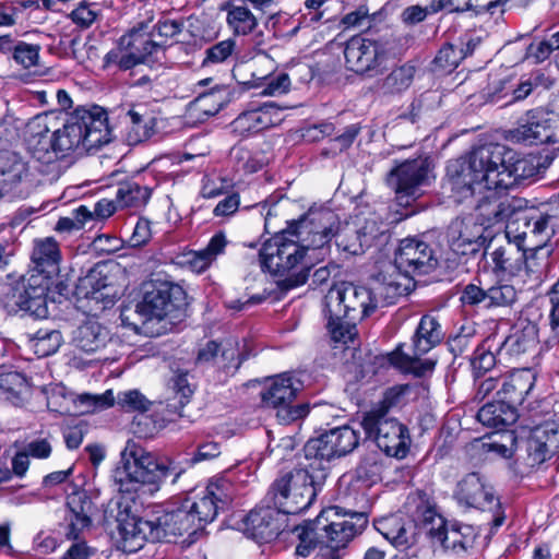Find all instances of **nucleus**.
<instances>
[{
    "mask_svg": "<svg viewBox=\"0 0 559 559\" xmlns=\"http://www.w3.org/2000/svg\"><path fill=\"white\" fill-rule=\"evenodd\" d=\"M340 225L329 209H310L260 249L261 267L274 275H287L278 282L283 290L305 284L316 261L330 253V242Z\"/></svg>",
    "mask_w": 559,
    "mask_h": 559,
    "instance_id": "f257e3e1",
    "label": "nucleus"
},
{
    "mask_svg": "<svg viewBox=\"0 0 559 559\" xmlns=\"http://www.w3.org/2000/svg\"><path fill=\"white\" fill-rule=\"evenodd\" d=\"M508 154L512 150L499 143H489L474 148L467 156L451 160L447 166V179L457 201L472 197L476 189L503 190Z\"/></svg>",
    "mask_w": 559,
    "mask_h": 559,
    "instance_id": "f03ea898",
    "label": "nucleus"
},
{
    "mask_svg": "<svg viewBox=\"0 0 559 559\" xmlns=\"http://www.w3.org/2000/svg\"><path fill=\"white\" fill-rule=\"evenodd\" d=\"M183 468L168 456H157L136 442L129 440L120 453V461L112 472L117 490L130 495L131 500L156 493L166 478L176 483Z\"/></svg>",
    "mask_w": 559,
    "mask_h": 559,
    "instance_id": "7ed1b4c3",
    "label": "nucleus"
},
{
    "mask_svg": "<svg viewBox=\"0 0 559 559\" xmlns=\"http://www.w3.org/2000/svg\"><path fill=\"white\" fill-rule=\"evenodd\" d=\"M199 528L195 514L188 506L173 511H158L151 516H130L120 522V547L127 554L142 549L146 542H170L171 537L194 535Z\"/></svg>",
    "mask_w": 559,
    "mask_h": 559,
    "instance_id": "20e7f679",
    "label": "nucleus"
},
{
    "mask_svg": "<svg viewBox=\"0 0 559 559\" xmlns=\"http://www.w3.org/2000/svg\"><path fill=\"white\" fill-rule=\"evenodd\" d=\"M369 288L352 283L331 287L324 297V314L331 338L347 344L357 335L356 323L374 311Z\"/></svg>",
    "mask_w": 559,
    "mask_h": 559,
    "instance_id": "39448f33",
    "label": "nucleus"
},
{
    "mask_svg": "<svg viewBox=\"0 0 559 559\" xmlns=\"http://www.w3.org/2000/svg\"><path fill=\"white\" fill-rule=\"evenodd\" d=\"M106 111L99 106L79 107L53 132L51 147L57 157H64L76 150L90 151L111 141Z\"/></svg>",
    "mask_w": 559,
    "mask_h": 559,
    "instance_id": "423d86ee",
    "label": "nucleus"
},
{
    "mask_svg": "<svg viewBox=\"0 0 559 559\" xmlns=\"http://www.w3.org/2000/svg\"><path fill=\"white\" fill-rule=\"evenodd\" d=\"M295 468L275 479L270 488L274 506L283 514H298L308 509L325 479V468Z\"/></svg>",
    "mask_w": 559,
    "mask_h": 559,
    "instance_id": "0eeeda50",
    "label": "nucleus"
},
{
    "mask_svg": "<svg viewBox=\"0 0 559 559\" xmlns=\"http://www.w3.org/2000/svg\"><path fill=\"white\" fill-rule=\"evenodd\" d=\"M442 337L443 333L438 320L430 314H425L413 336L411 352H404L402 346H399L392 355V361L405 372L424 377L432 372L436 361L430 358H421V356L438 345Z\"/></svg>",
    "mask_w": 559,
    "mask_h": 559,
    "instance_id": "6e6552de",
    "label": "nucleus"
},
{
    "mask_svg": "<svg viewBox=\"0 0 559 559\" xmlns=\"http://www.w3.org/2000/svg\"><path fill=\"white\" fill-rule=\"evenodd\" d=\"M421 530L433 546L439 545L444 551L455 555L466 554L475 545L478 532L471 524L449 523L433 510H426Z\"/></svg>",
    "mask_w": 559,
    "mask_h": 559,
    "instance_id": "1a4fd4ad",
    "label": "nucleus"
},
{
    "mask_svg": "<svg viewBox=\"0 0 559 559\" xmlns=\"http://www.w3.org/2000/svg\"><path fill=\"white\" fill-rule=\"evenodd\" d=\"M338 507H330L322 510L320 514L312 520L314 525V534L320 536L324 547H331L340 550L346 545L367 525V518L364 513H352L341 515Z\"/></svg>",
    "mask_w": 559,
    "mask_h": 559,
    "instance_id": "9d476101",
    "label": "nucleus"
},
{
    "mask_svg": "<svg viewBox=\"0 0 559 559\" xmlns=\"http://www.w3.org/2000/svg\"><path fill=\"white\" fill-rule=\"evenodd\" d=\"M187 305V295L181 286L171 282H159L145 292L136 308L147 320L169 319L174 323L185 316Z\"/></svg>",
    "mask_w": 559,
    "mask_h": 559,
    "instance_id": "9b49d317",
    "label": "nucleus"
},
{
    "mask_svg": "<svg viewBox=\"0 0 559 559\" xmlns=\"http://www.w3.org/2000/svg\"><path fill=\"white\" fill-rule=\"evenodd\" d=\"M361 426L367 437L373 439L386 455L400 459L406 456L411 443L406 426L384 416L381 411L366 413Z\"/></svg>",
    "mask_w": 559,
    "mask_h": 559,
    "instance_id": "f8f14e48",
    "label": "nucleus"
},
{
    "mask_svg": "<svg viewBox=\"0 0 559 559\" xmlns=\"http://www.w3.org/2000/svg\"><path fill=\"white\" fill-rule=\"evenodd\" d=\"M431 164L427 157L406 159L394 167L386 177V183L394 190L401 206H409L423 194V187L429 183Z\"/></svg>",
    "mask_w": 559,
    "mask_h": 559,
    "instance_id": "ddd939ff",
    "label": "nucleus"
},
{
    "mask_svg": "<svg viewBox=\"0 0 559 559\" xmlns=\"http://www.w3.org/2000/svg\"><path fill=\"white\" fill-rule=\"evenodd\" d=\"M47 277L28 273L23 276L5 296V308L9 312H23L36 319L46 318L48 316L47 308Z\"/></svg>",
    "mask_w": 559,
    "mask_h": 559,
    "instance_id": "4468645a",
    "label": "nucleus"
},
{
    "mask_svg": "<svg viewBox=\"0 0 559 559\" xmlns=\"http://www.w3.org/2000/svg\"><path fill=\"white\" fill-rule=\"evenodd\" d=\"M454 498L460 504L467 508L493 512L491 521L493 527H499L503 524L506 518L501 511V504L493 487L479 473L466 474L456 484Z\"/></svg>",
    "mask_w": 559,
    "mask_h": 559,
    "instance_id": "2eb2a0df",
    "label": "nucleus"
},
{
    "mask_svg": "<svg viewBox=\"0 0 559 559\" xmlns=\"http://www.w3.org/2000/svg\"><path fill=\"white\" fill-rule=\"evenodd\" d=\"M300 382L286 373L274 378L271 384L261 392V399L266 407L276 411L281 424L288 425L306 417L308 404L292 405Z\"/></svg>",
    "mask_w": 559,
    "mask_h": 559,
    "instance_id": "dca6fc26",
    "label": "nucleus"
},
{
    "mask_svg": "<svg viewBox=\"0 0 559 559\" xmlns=\"http://www.w3.org/2000/svg\"><path fill=\"white\" fill-rule=\"evenodd\" d=\"M359 444V432L343 425L310 439L304 447L307 459L330 461L353 452Z\"/></svg>",
    "mask_w": 559,
    "mask_h": 559,
    "instance_id": "f3484780",
    "label": "nucleus"
},
{
    "mask_svg": "<svg viewBox=\"0 0 559 559\" xmlns=\"http://www.w3.org/2000/svg\"><path fill=\"white\" fill-rule=\"evenodd\" d=\"M438 264L433 248L418 238L402 239L395 250L394 266L406 276L429 274Z\"/></svg>",
    "mask_w": 559,
    "mask_h": 559,
    "instance_id": "a211bd4d",
    "label": "nucleus"
},
{
    "mask_svg": "<svg viewBox=\"0 0 559 559\" xmlns=\"http://www.w3.org/2000/svg\"><path fill=\"white\" fill-rule=\"evenodd\" d=\"M521 219L524 222L525 236L536 239L539 243H546L559 231V202L549 200L537 206L527 209Z\"/></svg>",
    "mask_w": 559,
    "mask_h": 559,
    "instance_id": "6ab92c4d",
    "label": "nucleus"
},
{
    "mask_svg": "<svg viewBox=\"0 0 559 559\" xmlns=\"http://www.w3.org/2000/svg\"><path fill=\"white\" fill-rule=\"evenodd\" d=\"M151 22L152 17L140 22L121 37V45L132 50L144 63L163 64L166 61L165 41L156 39L155 32L151 31Z\"/></svg>",
    "mask_w": 559,
    "mask_h": 559,
    "instance_id": "aec40b11",
    "label": "nucleus"
},
{
    "mask_svg": "<svg viewBox=\"0 0 559 559\" xmlns=\"http://www.w3.org/2000/svg\"><path fill=\"white\" fill-rule=\"evenodd\" d=\"M283 515L275 506L257 507L243 518L242 531L258 543H269L282 532Z\"/></svg>",
    "mask_w": 559,
    "mask_h": 559,
    "instance_id": "412c9836",
    "label": "nucleus"
},
{
    "mask_svg": "<svg viewBox=\"0 0 559 559\" xmlns=\"http://www.w3.org/2000/svg\"><path fill=\"white\" fill-rule=\"evenodd\" d=\"M524 450L526 456L523 460L527 466L535 467L544 463L559 452V426L552 423L533 429L524 441Z\"/></svg>",
    "mask_w": 559,
    "mask_h": 559,
    "instance_id": "4be33fe9",
    "label": "nucleus"
},
{
    "mask_svg": "<svg viewBox=\"0 0 559 559\" xmlns=\"http://www.w3.org/2000/svg\"><path fill=\"white\" fill-rule=\"evenodd\" d=\"M344 58L348 70L362 74L380 66L382 52L378 43L360 36H353L346 41Z\"/></svg>",
    "mask_w": 559,
    "mask_h": 559,
    "instance_id": "5701e85b",
    "label": "nucleus"
},
{
    "mask_svg": "<svg viewBox=\"0 0 559 559\" xmlns=\"http://www.w3.org/2000/svg\"><path fill=\"white\" fill-rule=\"evenodd\" d=\"M378 235L374 222H366L365 225L358 227L356 225L346 224L338 225L335 230V243L340 252L346 258L360 255L365 253Z\"/></svg>",
    "mask_w": 559,
    "mask_h": 559,
    "instance_id": "b1692460",
    "label": "nucleus"
},
{
    "mask_svg": "<svg viewBox=\"0 0 559 559\" xmlns=\"http://www.w3.org/2000/svg\"><path fill=\"white\" fill-rule=\"evenodd\" d=\"M501 386L497 396L516 408L531 394L535 386L536 373L532 369L514 370L500 378Z\"/></svg>",
    "mask_w": 559,
    "mask_h": 559,
    "instance_id": "393cba45",
    "label": "nucleus"
},
{
    "mask_svg": "<svg viewBox=\"0 0 559 559\" xmlns=\"http://www.w3.org/2000/svg\"><path fill=\"white\" fill-rule=\"evenodd\" d=\"M522 200L515 198H500L497 197V192L489 191L479 203L477 204L476 211L480 224L495 225L503 221L509 219L515 211L522 207Z\"/></svg>",
    "mask_w": 559,
    "mask_h": 559,
    "instance_id": "a878e982",
    "label": "nucleus"
},
{
    "mask_svg": "<svg viewBox=\"0 0 559 559\" xmlns=\"http://www.w3.org/2000/svg\"><path fill=\"white\" fill-rule=\"evenodd\" d=\"M31 260L34 264L32 273L47 278L59 273L61 252L58 242L52 237L34 240Z\"/></svg>",
    "mask_w": 559,
    "mask_h": 559,
    "instance_id": "bb28decb",
    "label": "nucleus"
},
{
    "mask_svg": "<svg viewBox=\"0 0 559 559\" xmlns=\"http://www.w3.org/2000/svg\"><path fill=\"white\" fill-rule=\"evenodd\" d=\"M67 506L72 514L67 536L78 539L80 533L91 525L94 504L85 491H76L68 496Z\"/></svg>",
    "mask_w": 559,
    "mask_h": 559,
    "instance_id": "cd10ccee",
    "label": "nucleus"
},
{
    "mask_svg": "<svg viewBox=\"0 0 559 559\" xmlns=\"http://www.w3.org/2000/svg\"><path fill=\"white\" fill-rule=\"evenodd\" d=\"M108 340V331L96 320H87L73 332L72 342L75 347L94 353L104 347Z\"/></svg>",
    "mask_w": 559,
    "mask_h": 559,
    "instance_id": "c85d7f7f",
    "label": "nucleus"
},
{
    "mask_svg": "<svg viewBox=\"0 0 559 559\" xmlns=\"http://www.w3.org/2000/svg\"><path fill=\"white\" fill-rule=\"evenodd\" d=\"M477 419L484 426L502 428L516 421L518 411L499 397L498 401L488 402L485 404L478 411Z\"/></svg>",
    "mask_w": 559,
    "mask_h": 559,
    "instance_id": "c756f323",
    "label": "nucleus"
},
{
    "mask_svg": "<svg viewBox=\"0 0 559 559\" xmlns=\"http://www.w3.org/2000/svg\"><path fill=\"white\" fill-rule=\"evenodd\" d=\"M508 162L506 163V171L509 177L504 178L507 187L503 190H508L513 187L519 180L528 179L538 174L539 170V158L535 155L528 154L524 156L518 155L512 151V157L508 154Z\"/></svg>",
    "mask_w": 559,
    "mask_h": 559,
    "instance_id": "7c9ffc66",
    "label": "nucleus"
},
{
    "mask_svg": "<svg viewBox=\"0 0 559 559\" xmlns=\"http://www.w3.org/2000/svg\"><path fill=\"white\" fill-rule=\"evenodd\" d=\"M377 530L394 547L407 548L415 543L416 526L413 523H404L397 518H389L378 522Z\"/></svg>",
    "mask_w": 559,
    "mask_h": 559,
    "instance_id": "2f4dec72",
    "label": "nucleus"
},
{
    "mask_svg": "<svg viewBox=\"0 0 559 559\" xmlns=\"http://www.w3.org/2000/svg\"><path fill=\"white\" fill-rule=\"evenodd\" d=\"M271 108H273V105L265 104L260 108L240 114L233 122L234 131L243 135L257 133L273 126Z\"/></svg>",
    "mask_w": 559,
    "mask_h": 559,
    "instance_id": "473e14b6",
    "label": "nucleus"
},
{
    "mask_svg": "<svg viewBox=\"0 0 559 559\" xmlns=\"http://www.w3.org/2000/svg\"><path fill=\"white\" fill-rule=\"evenodd\" d=\"M485 227L472 217H456L448 227V240L450 243L485 240Z\"/></svg>",
    "mask_w": 559,
    "mask_h": 559,
    "instance_id": "72a5a7b5",
    "label": "nucleus"
},
{
    "mask_svg": "<svg viewBox=\"0 0 559 559\" xmlns=\"http://www.w3.org/2000/svg\"><path fill=\"white\" fill-rule=\"evenodd\" d=\"M151 198V189L135 181L119 185L116 193L117 204L123 207L139 209L144 206Z\"/></svg>",
    "mask_w": 559,
    "mask_h": 559,
    "instance_id": "f704fd0d",
    "label": "nucleus"
},
{
    "mask_svg": "<svg viewBox=\"0 0 559 559\" xmlns=\"http://www.w3.org/2000/svg\"><path fill=\"white\" fill-rule=\"evenodd\" d=\"M25 175L26 165L14 154L7 158L0 157V186L7 194L12 192Z\"/></svg>",
    "mask_w": 559,
    "mask_h": 559,
    "instance_id": "c9c22d12",
    "label": "nucleus"
},
{
    "mask_svg": "<svg viewBox=\"0 0 559 559\" xmlns=\"http://www.w3.org/2000/svg\"><path fill=\"white\" fill-rule=\"evenodd\" d=\"M523 258L524 253L520 252V250L510 242L491 252L495 270L512 275L516 274L522 269Z\"/></svg>",
    "mask_w": 559,
    "mask_h": 559,
    "instance_id": "e433bc0d",
    "label": "nucleus"
},
{
    "mask_svg": "<svg viewBox=\"0 0 559 559\" xmlns=\"http://www.w3.org/2000/svg\"><path fill=\"white\" fill-rule=\"evenodd\" d=\"M538 342V330L535 324L527 322L522 329L515 330L503 342V347L514 354L533 350Z\"/></svg>",
    "mask_w": 559,
    "mask_h": 559,
    "instance_id": "4c0bfd02",
    "label": "nucleus"
},
{
    "mask_svg": "<svg viewBox=\"0 0 559 559\" xmlns=\"http://www.w3.org/2000/svg\"><path fill=\"white\" fill-rule=\"evenodd\" d=\"M406 286L395 280L383 278L381 282H376L374 286L369 289L372 293V302L376 304L374 309L379 306L385 307L394 304L397 298L406 294Z\"/></svg>",
    "mask_w": 559,
    "mask_h": 559,
    "instance_id": "58836bf2",
    "label": "nucleus"
},
{
    "mask_svg": "<svg viewBox=\"0 0 559 559\" xmlns=\"http://www.w3.org/2000/svg\"><path fill=\"white\" fill-rule=\"evenodd\" d=\"M415 67L405 63L392 70L381 83V91L384 94H399L407 90L415 75Z\"/></svg>",
    "mask_w": 559,
    "mask_h": 559,
    "instance_id": "ea45409f",
    "label": "nucleus"
},
{
    "mask_svg": "<svg viewBox=\"0 0 559 559\" xmlns=\"http://www.w3.org/2000/svg\"><path fill=\"white\" fill-rule=\"evenodd\" d=\"M229 100V90L225 86H221L197 97L194 107L205 116H214L228 104Z\"/></svg>",
    "mask_w": 559,
    "mask_h": 559,
    "instance_id": "a19ab883",
    "label": "nucleus"
},
{
    "mask_svg": "<svg viewBox=\"0 0 559 559\" xmlns=\"http://www.w3.org/2000/svg\"><path fill=\"white\" fill-rule=\"evenodd\" d=\"M29 347L38 357H47L55 354L61 343V333L57 330H39L34 335H28Z\"/></svg>",
    "mask_w": 559,
    "mask_h": 559,
    "instance_id": "79ce46f5",
    "label": "nucleus"
},
{
    "mask_svg": "<svg viewBox=\"0 0 559 559\" xmlns=\"http://www.w3.org/2000/svg\"><path fill=\"white\" fill-rule=\"evenodd\" d=\"M126 118L130 120L131 130L128 133L130 144H138L151 138L153 119L145 117L142 112L134 108H130L126 112Z\"/></svg>",
    "mask_w": 559,
    "mask_h": 559,
    "instance_id": "37998d69",
    "label": "nucleus"
},
{
    "mask_svg": "<svg viewBox=\"0 0 559 559\" xmlns=\"http://www.w3.org/2000/svg\"><path fill=\"white\" fill-rule=\"evenodd\" d=\"M142 63V60L132 50L122 47L121 39L118 47L108 51L104 57L105 68L115 67L119 71H128Z\"/></svg>",
    "mask_w": 559,
    "mask_h": 559,
    "instance_id": "c03bdc74",
    "label": "nucleus"
},
{
    "mask_svg": "<svg viewBox=\"0 0 559 559\" xmlns=\"http://www.w3.org/2000/svg\"><path fill=\"white\" fill-rule=\"evenodd\" d=\"M26 386V379L19 372L0 373V397L17 403Z\"/></svg>",
    "mask_w": 559,
    "mask_h": 559,
    "instance_id": "a18cd8bd",
    "label": "nucleus"
},
{
    "mask_svg": "<svg viewBox=\"0 0 559 559\" xmlns=\"http://www.w3.org/2000/svg\"><path fill=\"white\" fill-rule=\"evenodd\" d=\"M204 493L214 502L222 504V509L224 510L231 503L236 496V490L234 484L228 478L215 477L209 481Z\"/></svg>",
    "mask_w": 559,
    "mask_h": 559,
    "instance_id": "49530a36",
    "label": "nucleus"
},
{
    "mask_svg": "<svg viewBox=\"0 0 559 559\" xmlns=\"http://www.w3.org/2000/svg\"><path fill=\"white\" fill-rule=\"evenodd\" d=\"M191 513L195 514L199 528L203 530L207 523L215 520L222 509V504L214 502L206 493L188 506Z\"/></svg>",
    "mask_w": 559,
    "mask_h": 559,
    "instance_id": "de8ad7c7",
    "label": "nucleus"
},
{
    "mask_svg": "<svg viewBox=\"0 0 559 559\" xmlns=\"http://www.w3.org/2000/svg\"><path fill=\"white\" fill-rule=\"evenodd\" d=\"M519 292L507 283H498L488 288V309L498 307H511L518 300Z\"/></svg>",
    "mask_w": 559,
    "mask_h": 559,
    "instance_id": "09e8293b",
    "label": "nucleus"
},
{
    "mask_svg": "<svg viewBox=\"0 0 559 559\" xmlns=\"http://www.w3.org/2000/svg\"><path fill=\"white\" fill-rule=\"evenodd\" d=\"M229 25L237 34L246 35L257 26V19L246 7H233L227 14Z\"/></svg>",
    "mask_w": 559,
    "mask_h": 559,
    "instance_id": "8fccbe9b",
    "label": "nucleus"
},
{
    "mask_svg": "<svg viewBox=\"0 0 559 559\" xmlns=\"http://www.w3.org/2000/svg\"><path fill=\"white\" fill-rule=\"evenodd\" d=\"M550 251L546 246L537 245L534 251L523 258V264L525 270L534 275L535 281H540L545 269L548 266V255Z\"/></svg>",
    "mask_w": 559,
    "mask_h": 559,
    "instance_id": "3c124183",
    "label": "nucleus"
},
{
    "mask_svg": "<svg viewBox=\"0 0 559 559\" xmlns=\"http://www.w3.org/2000/svg\"><path fill=\"white\" fill-rule=\"evenodd\" d=\"M464 58L463 48L447 44L438 51L433 63L437 69L450 72L455 69Z\"/></svg>",
    "mask_w": 559,
    "mask_h": 559,
    "instance_id": "603ef678",
    "label": "nucleus"
},
{
    "mask_svg": "<svg viewBox=\"0 0 559 559\" xmlns=\"http://www.w3.org/2000/svg\"><path fill=\"white\" fill-rule=\"evenodd\" d=\"M487 342L479 345L471 359L473 372L475 377H483L486 372L490 371L496 365L495 354L487 346Z\"/></svg>",
    "mask_w": 559,
    "mask_h": 559,
    "instance_id": "864d4df0",
    "label": "nucleus"
},
{
    "mask_svg": "<svg viewBox=\"0 0 559 559\" xmlns=\"http://www.w3.org/2000/svg\"><path fill=\"white\" fill-rule=\"evenodd\" d=\"M300 543L296 547V554L301 557H307L316 548L317 544H322L320 536L314 534V525L309 521L304 526L296 527Z\"/></svg>",
    "mask_w": 559,
    "mask_h": 559,
    "instance_id": "5fc2aeb1",
    "label": "nucleus"
},
{
    "mask_svg": "<svg viewBox=\"0 0 559 559\" xmlns=\"http://www.w3.org/2000/svg\"><path fill=\"white\" fill-rule=\"evenodd\" d=\"M106 286V278L99 272L92 270L79 280L78 293L85 298H96L95 295Z\"/></svg>",
    "mask_w": 559,
    "mask_h": 559,
    "instance_id": "6e6d98bb",
    "label": "nucleus"
},
{
    "mask_svg": "<svg viewBox=\"0 0 559 559\" xmlns=\"http://www.w3.org/2000/svg\"><path fill=\"white\" fill-rule=\"evenodd\" d=\"M409 391L411 386L408 384L395 385L388 389L380 404L373 407L371 411H381V413L386 416L390 408L399 406L403 403L405 395H407Z\"/></svg>",
    "mask_w": 559,
    "mask_h": 559,
    "instance_id": "4d7b16f0",
    "label": "nucleus"
},
{
    "mask_svg": "<svg viewBox=\"0 0 559 559\" xmlns=\"http://www.w3.org/2000/svg\"><path fill=\"white\" fill-rule=\"evenodd\" d=\"M40 47L20 41L13 48V59L25 69L37 66Z\"/></svg>",
    "mask_w": 559,
    "mask_h": 559,
    "instance_id": "13d9d810",
    "label": "nucleus"
},
{
    "mask_svg": "<svg viewBox=\"0 0 559 559\" xmlns=\"http://www.w3.org/2000/svg\"><path fill=\"white\" fill-rule=\"evenodd\" d=\"M540 115V111L535 110L530 112V118L527 119L525 124H522L518 132L520 136L530 142L539 141L544 142V140L547 138L546 134H543V132L546 131L545 126H543L538 120V116Z\"/></svg>",
    "mask_w": 559,
    "mask_h": 559,
    "instance_id": "bf43d9fd",
    "label": "nucleus"
},
{
    "mask_svg": "<svg viewBox=\"0 0 559 559\" xmlns=\"http://www.w3.org/2000/svg\"><path fill=\"white\" fill-rule=\"evenodd\" d=\"M235 49V41L231 39L222 40L205 51V58L202 61L203 67L224 62L231 56Z\"/></svg>",
    "mask_w": 559,
    "mask_h": 559,
    "instance_id": "052dcab7",
    "label": "nucleus"
},
{
    "mask_svg": "<svg viewBox=\"0 0 559 559\" xmlns=\"http://www.w3.org/2000/svg\"><path fill=\"white\" fill-rule=\"evenodd\" d=\"M173 390L175 395L173 397V402L169 403L168 406L174 411H178L190 401L193 394V389L191 388L187 376L180 374L174 379Z\"/></svg>",
    "mask_w": 559,
    "mask_h": 559,
    "instance_id": "680f3d73",
    "label": "nucleus"
},
{
    "mask_svg": "<svg viewBox=\"0 0 559 559\" xmlns=\"http://www.w3.org/2000/svg\"><path fill=\"white\" fill-rule=\"evenodd\" d=\"M230 155L236 162L238 169H241L245 173H255L264 165L263 159L253 156L250 151L243 147H234Z\"/></svg>",
    "mask_w": 559,
    "mask_h": 559,
    "instance_id": "e2e57ef3",
    "label": "nucleus"
},
{
    "mask_svg": "<svg viewBox=\"0 0 559 559\" xmlns=\"http://www.w3.org/2000/svg\"><path fill=\"white\" fill-rule=\"evenodd\" d=\"M118 404L128 411L140 413L147 412L151 406V402L138 390L120 393L118 395Z\"/></svg>",
    "mask_w": 559,
    "mask_h": 559,
    "instance_id": "0e129e2a",
    "label": "nucleus"
},
{
    "mask_svg": "<svg viewBox=\"0 0 559 559\" xmlns=\"http://www.w3.org/2000/svg\"><path fill=\"white\" fill-rule=\"evenodd\" d=\"M488 289H484L473 283L467 284L460 296V301L463 306L477 307L483 305L488 309L487 302Z\"/></svg>",
    "mask_w": 559,
    "mask_h": 559,
    "instance_id": "69168bd1",
    "label": "nucleus"
},
{
    "mask_svg": "<svg viewBox=\"0 0 559 559\" xmlns=\"http://www.w3.org/2000/svg\"><path fill=\"white\" fill-rule=\"evenodd\" d=\"M551 310L549 314V325L552 335L546 341L548 344H556L559 340V280L552 286L549 293Z\"/></svg>",
    "mask_w": 559,
    "mask_h": 559,
    "instance_id": "338daca9",
    "label": "nucleus"
},
{
    "mask_svg": "<svg viewBox=\"0 0 559 559\" xmlns=\"http://www.w3.org/2000/svg\"><path fill=\"white\" fill-rule=\"evenodd\" d=\"M262 80L264 82L260 84L263 87L261 94L266 96L285 94L290 86V80L286 73H281L274 78H263Z\"/></svg>",
    "mask_w": 559,
    "mask_h": 559,
    "instance_id": "774afa93",
    "label": "nucleus"
}]
</instances>
